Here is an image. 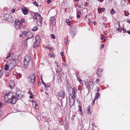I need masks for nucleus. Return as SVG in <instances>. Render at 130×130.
Instances as JSON below:
<instances>
[{
  "mask_svg": "<svg viewBox=\"0 0 130 130\" xmlns=\"http://www.w3.org/2000/svg\"><path fill=\"white\" fill-rule=\"evenodd\" d=\"M88 4V3L87 2H84V3H83V5L85 7H86L87 6Z\"/></svg>",
  "mask_w": 130,
  "mask_h": 130,
  "instance_id": "obj_35",
  "label": "nucleus"
},
{
  "mask_svg": "<svg viewBox=\"0 0 130 130\" xmlns=\"http://www.w3.org/2000/svg\"><path fill=\"white\" fill-rule=\"evenodd\" d=\"M93 24H94V25H95V24H96V23L95 21H94V22H93Z\"/></svg>",
  "mask_w": 130,
  "mask_h": 130,
  "instance_id": "obj_63",
  "label": "nucleus"
},
{
  "mask_svg": "<svg viewBox=\"0 0 130 130\" xmlns=\"http://www.w3.org/2000/svg\"><path fill=\"white\" fill-rule=\"evenodd\" d=\"M50 84H49V85H46V86H47V87H45V88H47V87H50Z\"/></svg>",
  "mask_w": 130,
  "mask_h": 130,
  "instance_id": "obj_54",
  "label": "nucleus"
},
{
  "mask_svg": "<svg viewBox=\"0 0 130 130\" xmlns=\"http://www.w3.org/2000/svg\"><path fill=\"white\" fill-rule=\"evenodd\" d=\"M28 39H27H27L25 40L24 41V43L25 44H26L27 42V40H28Z\"/></svg>",
  "mask_w": 130,
  "mask_h": 130,
  "instance_id": "obj_41",
  "label": "nucleus"
},
{
  "mask_svg": "<svg viewBox=\"0 0 130 130\" xmlns=\"http://www.w3.org/2000/svg\"><path fill=\"white\" fill-rule=\"evenodd\" d=\"M10 67L9 65H8L7 64H6L5 66V69L6 70H7Z\"/></svg>",
  "mask_w": 130,
  "mask_h": 130,
  "instance_id": "obj_25",
  "label": "nucleus"
},
{
  "mask_svg": "<svg viewBox=\"0 0 130 130\" xmlns=\"http://www.w3.org/2000/svg\"><path fill=\"white\" fill-rule=\"evenodd\" d=\"M34 5H35L36 6H38V3L36 2H34Z\"/></svg>",
  "mask_w": 130,
  "mask_h": 130,
  "instance_id": "obj_39",
  "label": "nucleus"
},
{
  "mask_svg": "<svg viewBox=\"0 0 130 130\" xmlns=\"http://www.w3.org/2000/svg\"><path fill=\"white\" fill-rule=\"evenodd\" d=\"M101 47L100 48H103L104 46V45L103 44H101Z\"/></svg>",
  "mask_w": 130,
  "mask_h": 130,
  "instance_id": "obj_47",
  "label": "nucleus"
},
{
  "mask_svg": "<svg viewBox=\"0 0 130 130\" xmlns=\"http://www.w3.org/2000/svg\"><path fill=\"white\" fill-rule=\"evenodd\" d=\"M41 82H38V85H40L41 84Z\"/></svg>",
  "mask_w": 130,
  "mask_h": 130,
  "instance_id": "obj_59",
  "label": "nucleus"
},
{
  "mask_svg": "<svg viewBox=\"0 0 130 130\" xmlns=\"http://www.w3.org/2000/svg\"><path fill=\"white\" fill-rule=\"evenodd\" d=\"M11 55L10 53H8V54L7 56L6 57V59H7L9 58L10 57Z\"/></svg>",
  "mask_w": 130,
  "mask_h": 130,
  "instance_id": "obj_33",
  "label": "nucleus"
},
{
  "mask_svg": "<svg viewBox=\"0 0 130 130\" xmlns=\"http://www.w3.org/2000/svg\"><path fill=\"white\" fill-rule=\"evenodd\" d=\"M51 37L53 39H55V37L54 35L53 34H52L51 35Z\"/></svg>",
  "mask_w": 130,
  "mask_h": 130,
  "instance_id": "obj_34",
  "label": "nucleus"
},
{
  "mask_svg": "<svg viewBox=\"0 0 130 130\" xmlns=\"http://www.w3.org/2000/svg\"><path fill=\"white\" fill-rule=\"evenodd\" d=\"M22 34L25 37H27V39L31 38L33 37V34L31 32L29 31H24L23 32Z\"/></svg>",
  "mask_w": 130,
  "mask_h": 130,
  "instance_id": "obj_4",
  "label": "nucleus"
},
{
  "mask_svg": "<svg viewBox=\"0 0 130 130\" xmlns=\"http://www.w3.org/2000/svg\"><path fill=\"white\" fill-rule=\"evenodd\" d=\"M105 9L104 8H98V10L99 11H100V13L101 12L103 11Z\"/></svg>",
  "mask_w": 130,
  "mask_h": 130,
  "instance_id": "obj_23",
  "label": "nucleus"
},
{
  "mask_svg": "<svg viewBox=\"0 0 130 130\" xmlns=\"http://www.w3.org/2000/svg\"><path fill=\"white\" fill-rule=\"evenodd\" d=\"M71 99H69V105L71 107L72 106L75 102V100L73 98V96H71Z\"/></svg>",
  "mask_w": 130,
  "mask_h": 130,
  "instance_id": "obj_12",
  "label": "nucleus"
},
{
  "mask_svg": "<svg viewBox=\"0 0 130 130\" xmlns=\"http://www.w3.org/2000/svg\"><path fill=\"white\" fill-rule=\"evenodd\" d=\"M11 11L12 13H14L15 11V9H13Z\"/></svg>",
  "mask_w": 130,
  "mask_h": 130,
  "instance_id": "obj_49",
  "label": "nucleus"
},
{
  "mask_svg": "<svg viewBox=\"0 0 130 130\" xmlns=\"http://www.w3.org/2000/svg\"><path fill=\"white\" fill-rule=\"evenodd\" d=\"M30 60L31 58L29 56H26L24 57V67L25 69H26L28 67Z\"/></svg>",
  "mask_w": 130,
  "mask_h": 130,
  "instance_id": "obj_2",
  "label": "nucleus"
},
{
  "mask_svg": "<svg viewBox=\"0 0 130 130\" xmlns=\"http://www.w3.org/2000/svg\"><path fill=\"white\" fill-rule=\"evenodd\" d=\"M21 23L18 20H16L15 22V27L17 29H19L21 28Z\"/></svg>",
  "mask_w": 130,
  "mask_h": 130,
  "instance_id": "obj_8",
  "label": "nucleus"
},
{
  "mask_svg": "<svg viewBox=\"0 0 130 130\" xmlns=\"http://www.w3.org/2000/svg\"><path fill=\"white\" fill-rule=\"evenodd\" d=\"M103 0H99V1L100 2H102L103 1Z\"/></svg>",
  "mask_w": 130,
  "mask_h": 130,
  "instance_id": "obj_61",
  "label": "nucleus"
},
{
  "mask_svg": "<svg viewBox=\"0 0 130 130\" xmlns=\"http://www.w3.org/2000/svg\"><path fill=\"white\" fill-rule=\"evenodd\" d=\"M81 14V12L80 11L79 12H78L77 13V18H80Z\"/></svg>",
  "mask_w": 130,
  "mask_h": 130,
  "instance_id": "obj_26",
  "label": "nucleus"
},
{
  "mask_svg": "<svg viewBox=\"0 0 130 130\" xmlns=\"http://www.w3.org/2000/svg\"><path fill=\"white\" fill-rule=\"evenodd\" d=\"M104 37V35H101V38H102V40H103V38Z\"/></svg>",
  "mask_w": 130,
  "mask_h": 130,
  "instance_id": "obj_43",
  "label": "nucleus"
},
{
  "mask_svg": "<svg viewBox=\"0 0 130 130\" xmlns=\"http://www.w3.org/2000/svg\"><path fill=\"white\" fill-rule=\"evenodd\" d=\"M55 63L56 64L57 67L56 68V71L57 73H59L60 72L61 68L59 66H58V63L55 62Z\"/></svg>",
  "mask_w": 130,
  "mask_h": 130,
  "instance_id": "obj_13",
  "label": "nucleus"
},
{
  "mask_svg": "<svg viewBox=\"0 0 130 130\" xmlns=\"http://www.w3.org/2000/svg\"><path fill=\"white\" fill-rule=\"evenodd\" d=\"M127 23H130V21L129 20H127Z\"/></svg>",
  "mask_w": 130,
  "mask_h": 130,
  "instance_id": "obj_52",
  "label": "nucleus"
},
{
  "mask_svg": "<svg viewBox=\"0 0 130 130\" xmlns=\"http://www.w3.org/2000/svg\"><path fill=\"white\" fill-rule=\"evenodd\" d=\"M15 75H16L17 77H19L20 78H21V74L20 73H17L16 74H15Z\"/></svg>",
  "mask_w": 130,
  "mask_h": 130,
  "instance_id": "obj_32",
  "label": "nucleus"
},
{
  "mask_svg": "<svg viewBox=\"0 0 130 130\" xmlns=\"http://www.w3.org/2000/svg\"><path fill=\"white\" fill-rule=\"evenodd\" d=\"M127 32L129 35H130V30H128L127 31Z\"/></svg>",
  "mask_w": 130,
  "mask_h": 130,
  "instance_id": "obj_55",
  "label": "nucleus"
},
{
  "mask_svg": "<svg viewBox=\"0 0 130 130\" xmlns=\"http://www.w3.org/2000/svg\"><path fill=\"white\" fill-rule=\"evenodd\" d=\"M78 107V110H79L80 112V114L81 115H82V107L80 105H79Z\"/></svg>",
  "mask_w": 130,
  "mask_h": 130,
  "instance_id": "obj_21",
  "label": "nucleus"
},
{
  "mask_svg": "<svg viewBox=\"0 0 130 130\" xmlns=\"http://www.w3.org/2000/svg\"><path fill=\"white\" fill-rule=\"evenodd\" d=\"M68 25H71V24L70 23V22H68L67 23Z\"/></svg>",
  "mask_w": 130,
  "mask_h": 130,
  "instance_id": "obj_53",
  "label": "nucleus"
},
{
  "mask_svg": "<svg viewBox=\"0 0 130 130\" xmlns=\"http://www.w3.org/2000/svg\"><path fill=\"white\" fill-rule=\"evenodd\" d=\"M64 53L63 52H61L60 53V54L61 56H62L63 55Z\"/></svg>",
  "mask_w": 130,
  "mask_h": 130,
  "instance_id": "obj_44",
  "label": "nucleus"
},
{
  "mask_svg": "<svg viewBox=\"0 0 130 130\" xmlns=\"http://www.w3.org/2000/svg\"><path fill=\"white\" fill-rule=\"evenodd\" d=\"M2 103L0 102V108L2 107Z\"/></svg>",
  "mask_w": 130,
  "mask_h": 130,
  "instance_id": "obj_57",
  "label": "nucleus"
},
{
  "mask_svg": "<svg viewBox=\"0 0 130 130\" xmlns=\"http://www.w3.org/2000/svg\"><path fill=\"white\" fill-rule=\"evenodd\" d=\"M15 62V60L13 59H10L8 60L7 62V63L11 69L15 67L16 65Z\"/></svg>",
  "mask_w": 130,
  "mask_h": 130,
  "instance_id": "obj_3",
  "label": "nucleus"
},
{
  "mask_svg": "<svg viewBox=\"0 0 130 130\" xmlns=\"http://www.w3.org/2000/svg\"><path fill=\"white\" fill-rule=\"evenodd\" d=\"M36 103V102H34V103L33 104V106L35 108L38 109V106L37 104Z\"/></svg>",
  "mask_w": 130,
  "mask_h": 130,
  "instance_id": "obj_22",
  "label": "nucleus"
},
{
  "mask_svg": "<svg viewBox=\"0 0 130 130\" xmlns=\"http://www.w3.org/2000/svg\"><path fill=\"white\" fill-rule=\"evenodd\" d=\"M33 20L39 19L41 21L42 19V18L41 15L38 13H35L33 16Z\"/></svg>",
  "mask_w": 130,
  "mask_h": 130,
  "instance_id": "obj_9",
  "label": "nucleus"
},
{
  "mask_svg": "<svg viewBox=\"0 0 130 130\" xmlns=\"http://www.w3.org/2000/svg\"><path fill=\"white\" fill-rule=\"evenodd\" d=\"M85 113L88 114H90L91 113V112L90 111V108L89 107H87L86 108Z\"/></svg>",
  "mask_w": 130,
  "mask_h": 130,
  "instance_id": "obj_17",
  "label": "nucleus"
},
{
  "mask_svg": "<svg viewBox=\"0 0 130 130\" xmlns=\"http://www.w3.org/2000/svg\"><path fill=\"white\" fill-rule=\"evenodd\" d=\"M38 29V27L36 26H35L33 28L32 30L34 31H35Z\"/></svg>",
  "mask_w": 130,
  "mask_h": 130,
  "instance_id": "obj_29",
  "label": "nucleus"
},
{
  "mask_svg": "<svg viewBox=\"0 0 130 130\" xmlns=\"http://www.w3.org/2000/svg\"><path fill=\"white\" fill-rule=\"evenodd\" d=\"M110 13L112 14H113L115 13V12L113 9H112L110 10Z\"/></svg>",
  "mask_w": 130,
  "mask_h": 130,
  "instance_id": "obj_24",
  "label": "nucleus"
},
{
  "mask_svg": "<svg viewBox=\"0 0 130 130\" xmlns=\"http://www.w3.org/2000/svg\"><path fill=\"white\" fill-rule=\"evenodd\" d=\"M57 95L59 97H60L62 98L64 97V93L63 91L62 90H60L59 92L57 93Z\"/></svg>",
  "mask_w": 130,
  "mask_h": 130,
  "instance_id": "obj_10",
  "label": "nucleus"
},
{
  "mask_svg": "<svg viewBox=\"0 0 130 130\" xmlns=\"http://www.w3.org/2000/svg\"><path fill=\"white\" fill-rule=\"evenodd\" d=\"M102 69H99L98 71L97 72V74L98 76H101L102 75Z\"/></svg>",
  "mask_w": 130,
  "mask_h": 130,
  "instance_id": "obj_18",
  "label": "nucleus"
},
{
  "mask_svg": "<svg viewBox=\"0 0 130 130\" xmlns=\"http://www.w3.org/2000/svg\"><path fill=\"white\" fill-rule=\"evenodd\" d=\"M69 18L70 19H73V17L72 16H70L69 17Z\"/></svg>",
  "mask_w": 130,
  "mask_h": 130,
  "instance_id": "obj_56",
  "label": "nucleus"
},
{
  "mask_svg": "<svg viewBox=\"0 0 130 130\" xmlns=\"http://www.w3.org/2000/svg\"><path fill=\"white\" fill-rule=\"evenodd\" d=\"M47 2L48 3H50L51 2V0H47Z\"/></svg>",
  "mask_w": 130,
  "mask_h": 130,
  "instance_id": "obj_51",
  "label": "nucleus"
},
{
  "mask_svg": "<svg viewBox=\"0 0 130 130\" xmlns=\"http://www.w3.org/2000/svg\"><path fill=\"white\" fill-rule=\"evenodd\" d=\"M36 41H39V39H40V37L39 35H37L35 37Z\"/></svg>",
  "mask_w": 130,
  "mask_h": 130,
  "instance_id": "obj_27",
  "label": "nucleus"
},
{
  "mask_svg": "<svg viewBox=\"0 0 130 130\" xmlns=\"http://www.w3.org/2000/svg\"><path fill=\"white\" fill-rule=\"evenodd\" d=\"M99 89H100L99 88H98V89H97V92H98L99 91Z\"/></svg>",
  "mask_w": 130,
  "mask_h": 130,
  "instance_id": "obj_62",
  "label": "nucleus"
},
{
  "mask_svg": "<svg viewBox=\"0 0 130 130\" xmlns=\"http://www.w3.org/2000/svg\"><path fill=\"white\" fill-rule=\"evenodd\" d=\"M68 40L67 39H66V40H64V42L65 43H67L68 42Z\"/></svg>",
  "mask_w": 130,
  "mask_h": 130,
  "instance_id": "obj_46",
  "label": "nucleus"
},
{
  "mask_svg": "<svg viewBox=\"0 0 130 130\" xmlns=\"http://www.w3.org/2000/svg\"><path fill=\"white\" fill-rule=\"evenodd\" d=\"M41 20L39 19L34 20H33V23L36 25L41 27L42 23V19L41 21Z\"/></svg>",
  "mask_w": 130,
  "mask_h": 130,
  "instance_id": "obj_5",
  "label": "nucleus"
},
{
  "mask_svg": "<svg viewBox=\"0 0 130 130\" xmlns=\"http://www.w3.org/2000/svg\"><path fill=\"white\" fill-rule=\"evenodd\" d=\"M56 18L55 16L53 17H51L50 18V22L52 25H54L56 23Z\"/></svg>",
  "mask_w": 130,
  "mask_h": 130,
  "instance_id": "obj_11",
  "label": "nucleus"
},
{
  "mask_svg": "<svg viewBox=\"0 0 130 130\" xmlns=\"http://www.w3.org/2000/svg\"><path fill=\"white\" fill-rule=\"evenodd\" d=\"M95 125V124L94 123H93L92 124V125L94 126Z\"/></svg>",
  "mask_w": 130,
  "mask_h": 130,
  "instance_id": "obj_64",
  "label": "nucleus"
},
{
  "mask_svg": "<svg viewBox=\"0 0 130 130\" xmlns=\"http://www.w3.org/2000/svg\"><path fill=\"white\" fill-rule=\"evenodd\" d=\"M129 14V13L128 12H126L125 13V15L126 16H128Z\"/></svg>",
  "mask_w": 130,
  "mask_h": 130,
  "instance_id": "obj_42",
  "label": "nucleus"
},
{
  "mask_svg": "<svg viewBox=\"0 0 130 130\" xmlns=\"http://www.w3.org/2000/svg\"><path fill=\"white\" fill-rule=\"evenodd\" d=\"M100 94L99 93H97L95 94V97L94 99V100H97V98H100Z\"/></svg>",
  "mask_w": 130,
  "mask_h": 130,
  "instance_id": "obj_19",
  "label": "nucleus"
},
{
  "mask_svg": "<svg viewBox=\"0 0 130 130\" xmlns=\"http://www.w3.org/2000/svg\"><path fill=\"white\" fill-rule=\"evenodd\" d=\"M55 56V55H51V57H54Z\"/></svg>",
  "mask_w": 130,
  "mask_h": 130,
  "instance_id": "obj_58",
  "label": "nucleus"
},
{
  "mask_svg": "<svg viewBox=\"0 0 130 130\" xmlns=\"http://www.w3.org/2000/svg\"><path fill=\"white\" fill-rule=\"evenodd\" d=\"M2 72V70H0V78L2 77L3 75V73Z\"/></svg>",
  "mask_w": 130,
  "mask_h": 130,
  "instance_id": "obj_28",
  "label": "nucleus"
},
{
  "mask_svg": "<svg viewBox=\"0 0 130 130\" xmlns=\"http://www.w3.org/2000/svg\"><path fill=\"white\" fill-rule=\"evenodd\" d=\"M22 11L23 13L25 15H26L28 14V9L25 8L22 9Z\"/></svg>",
  "mask_w": 130,
  "mask_h": 130,
  "instance_id": "obj_16",
  "label": "nucleus"
},
{
  "mask_svg": "<svg viewBox=\"0 0 130 130\" xmlns=\"http://www.w3.org/2000/svg\"><path fill=\"white\" fill-rule=\"evenodd\" d=\"M123 31H124V32H125L126 31V29H123Z\"/></svg>",
  "mask_w": 130,
  "mask_h": 130,
  "instance_id": "obj_60",
  "label": "nucleus"
},
{
  "mask_svg": "<svg viewBox=\"0 0 130 130\" xmlns=\"http://www.w3.org/2000/svg\"><path fill=\"white\" fill-rule=\"evenodd\" d=\"M11 82H10L9 83V87L11 89H12L13 88V87L14 86V85L12 84V85H11Z\"/></svg>",
  "mask_w": 130,
  "mask_h": 130,
  "instance_id": "obj_30",
  "label": "nucleus"
},
{
  "mask_svg": "<svg viewBox=\"0 0 130 130\" xmlns=\"http://www.w3.org/2000/svg\"><path fill=\"white\" fill-rule=\"evenodd\" d=\"M24 21H25V20L23 19H21V22H22V23H24Z\"/></svg>",
  "mask_w": 130,
  "mask_h": 130,
  "instance_id": "obj_40",
  "label": "nucleus"
},
{
  "mask_svg": "<svg viewBox=\"0 0 130 130\" xmlns=\"http://www.w3.org/2000/svg\"><path fill=\"white\" fill-rule=\"evenodd\" d=\"M36 76L34 74H30L28 77L29 81L32 83H34L35 82Z\"/></svg>",
  "mask_w": 130,
  "mask_h": 130,
  "instance_id": "obj_6",
  "label": "nucleus"
},
{
  "mask_svg": "<svg viewBox=\"0 0 130 130\" xmlns=\"http://www.w3.org/2000/svg\"><path fill=\"white\" fill-rule=\"evenodd\" d=\"M40 44L39 41H36L34 43L33 45V47L34 48L38 46Z\"/></svg>",
  "mask_w": 130,
  "mask_h": 130,
  "instance_id": "obj_15",
  "label": "nucleus"
},
{
  "mask_svg": "<svg viewBox=\"0 0 130 130\" xmlns=\"http://www.w3.org/2000/svg\"><path fill=\"white\" fill-rule=\"evenodd\" d=\"M68 87H69L68 90L69 91L70 89H72V87L70 85H68Z\"/></svg>",
  "mask_w": 130,
  "mask_h": 130,
  "instance_id": "obj_38",
  "label": "nucleus"
},
{
  "mask_svg": "<svg viewBox=\"0 0 130 130\" xmlns=\"http://www.w3.org/2000/svg\"><path fill=\"white\" fill-rule=\"evenodd\" d=\"M72 89V94L73 97H75L77 92V90L75 88H73Z\"/></svg>",
  "mask_w": 130,
  "mask_h": 130,
  "instance_id": "obj_14",
  "label": "nucleus"
},
{
  "mask_svg": "<svg viewBox=\"0 0 130 130\" xmlns=\"http://www.w3.org/2000/svg\"><path fill=\"white\" fill-rule=\"evenodd\" d=\"M106 39V38L105 37H104L103 38V40L104 41H105Z\"/></svg>",
  "mask_w": 130,
  "mask_h": 130,
  "instance_id": "obj_48",
  "label": "nucleus"
},
{
  "mask_svg": "<svg viewBox=\"0 0 130 130\" xmlns=\"http://www.w3.org/2000/svg\"><path fill=\"white\" fill-rule=\"evenodd\" d=\"M88 85L90 88H92L94 84L91 81L89 83Z\"/></svg>",
  "mask_w": 130,
  "mask_h": 130,
  "instance_id": "obj_20",
  "label": "nucleus"
},
{
  "mask_svg": "<svg viewBox=\"0 0 130 130\" xmlns=\"http://www.w3.org/2000/svg\"><path fill=\"white\" fill-rule=\"evenodd\" d=\"M99 79H97L95 81V83L97 84H98L99 82Z\"/></svg>",
  "mask_w": 130,
  "mask_h": 130,
  "instance_id": "obj_37",
  "label": "nucleus"
},
{
  "mask_svg": "<svg viewBox=\"0 0 130 130\" xmlns=\"http://www.w3.org/2000/svg\"><path fill=\"white\" fill-rule=\"evenodd\" d=\"M41 80L42 82V83L43 85H44V88L46 87H47L46 86V85L45 84V83H44V82L43 81V79H42V78H41Z\"/></svg>",
  "mask_w": 130,
  "mask_h": 130,
  "instance_id": "obj_31",
  "label": "nucleus"
},
{
  "mask_svg": "<svg viewBox=\"0 0 130 130\" xmlns=\"http://www.w3.org/2000/svg\"><path fill=\"white\" fill-rule=\"evenodd\" d=\"M5 17H6V20L10 23H12L14 21L13 19L11 18V15L9 14H6Z\"/></svg>",
  "mask_w": 130,
  "mask_h": 130,
  "instance_id": "obj_7",
  "label": "nucleus"
},
{
  "mask_svg": "<svg viewBox=\"0 0 130 130\" xmlns=\"http://www.w3.org/2000/svg\"><path fill=\"white\" fill-rule=\"evenodd\" d=\"M70 22V20L69 19L67 20H66L65 22L66 23H68V22Z\"/></svg>",
  "mask_w": 130,
  "mask_h": 130,
  "instance_id": "obj_45",
  "label": "nucleus"
},
{
  "mask_svg": "<svg viewBox=\"0 0 130 130\" xmlns=\"http://www.w3.org/2000/svg\"><path fill=\"white\" fill-rule=\"evenodd\" d=\"M77 79L79 81L80 83H81V82H82V80L81 79H80L79 78H77Z\"/></svg>",
  "mask_w": 130,
  "mask_h": 130,
  "instance_id": "obj_50",
  "label": "nucleus"
},
{
  "mask_svg": "<svg viewBox=\"0 0 130 130\" xmlns=\"http://www.w3.org/2000/svg\"><path fill=\"white\" fill-rule=\"evenodd\" d=\"M5 96V98L13 104H15L17 100L20 99L19 94L17 92L15 93L14 92L13 93L9 92L6 94Z\"/></svg>",
  "mask_w": 130,
  "mask_h": 130,
  "instance_id": "obj_1",
  "label": "nucleus"
},
{
  "mask_svg": "<svg viewBox=\"0 0 130 130\" xmlns=\"http://www.w3.org/2000/svg\"><path fill=\"white\" fill-rule=\"evenodd\" d=\"M76 33L75 32H73L71 34V35L72 36L73 38H74V37Z\"/></svg>",
  "mask_w": 130,
  "mask_h": 130,
  "instance_id": "obj_36",
  "label": "nucleus"
}]
</instances>
